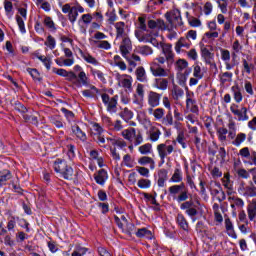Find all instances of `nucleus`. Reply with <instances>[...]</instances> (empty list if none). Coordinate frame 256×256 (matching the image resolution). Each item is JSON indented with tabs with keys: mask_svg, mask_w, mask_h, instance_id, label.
Instances as JSON below:
<instances>
[{
	"mask_svg": "<svg viewBox=\"0 0 256 256\" xmlns=\"http://www.w3.org/2000/svg\"><path fill=\"white\" fill-rule=\"evenodd\" d=\"M205 74L203 73V70L201 69V66H199V64H194L193 65V77H195L196 79H203V76Z\"/></svg>",
	"mask_w": 256,
	"mask_h": 256,
	"instance_id": "nucleus-50",
	"label": "nucleus"
},
{
	"mask_svg": "<svg viewBox=\"0 0 256 256\" xmlns=\"http://www.w3.org/2000/svg\"><path fill=\"white\" fill-rule=\"evenodd\" d=\"M16 21L20 32L23 34L27 33V30L25 29V20H23L21 16H16Z\"/></svg>",
	"mask_w": 256,
	"mask_h": 256,
	"instance_id": "nucleus-60",
	"label": "nucleus"
},
{
	"mask_svg": "<svg viewBox=\"0 0 256 256\" xmlns=\"http://www.w3.org/2000/svg\"><path fill=\"white\" fill-rule=\"evenodd\" d=\"M139 153L141 155H149L151 151H153V145L151 143H146L138 148Z\"/></svg>",
	"mask_w": 256,
	"mask_h": 256,
	"instance_id": "nucleus-48",
	"label": "nucleus"
},
{
	"mask_svg": "<svg viewBox=\"0 0 256 256\" xmlns=\"http://www.w3.org/2000/svg\"><path fill=\"white\" fill-rule=\"evenodd\" d=\"M256 217V199H253L248 206V218L250 221L255 220Z\"/></svg>",
	"mask_w": 256,
	"mask_h": 256,
	"instance_id": "nucleus-36",
	"label": "nucleus"
},
{
	"mask_svg": "<svg viewBox=\"0 0 256 256\" xmlns=\"http://www.w3.org/2000/svg\"><path fill=\"white\" fill-rule=\"evenodd\" d=\"M227 157V151H225L224 147H220L218 149V154H217V160L220 161L221 165L225 162V159Z\"/></svg>",
	"mask_w": 256,
	"mask_h": 256,
	"instance_id": "nucleus-55",
	"label": "nucleus"
},
{
	"mask_svg": "<svg viewBox=\"0 0 256 256\" xmlns=\"http://www.w3.org/2000/svg\"><path fill=\"white\" fill-rule=\"evenodd\" d=\"M183 181V172H181V169L176 168L174 170V173L172 177L170 178L171 183H181Z\"/></svg>",
	"mask_w": 256,
	"mask_h": 256,
	"instance_id": "nucleus-35",
	"label": "nucleus"
},
{
	"mask_svg": "<svg viewBox=\"0 0 256 256\" xmlns=\"http://www.w3.org/2000/svg\"><path fill=\"white\" fill-rule=\"evenodd\" d=\"M135 233L139 238L145 237L146 239H151L152 237L151 231H149L147 228L138 229Z\"/></svg>",
	"mask_w": 256,
	"mask_h": 256,
	"instance_id": "nucleus-51",
	"label": "nucleus"
},
{
	"mask_svg": "<svg viewBox=\"0 0 256 256\" xmlns=\"http://www.w3.org/2000/svg\"><path fill=\"white\" fill-rule=\"evenodd\" d=\"M230 111L238 117V121H249V115H247V107H242L239 110V105L237 104H232L230 106Z\"/></svg>",
	"mask_w": 256,
	"mask_h": 256,
	"instance_id": "nucleus-13",
	"label": "nucleus"
},
{
	"mask_svg": "<svg viewBox=\"0 0 256 256\" xmlns=\"http://www.w3.org/2000/svg\"><path fill=\"white\" fill-rule=\"evenodd\" d=\"M114 221L118 225L119 229L126 235H133L135 233V225L127 221V217L123 214L114 216Z\"/></svg>",
	"mask_w": 256,
	"mask_h": 256,
	"instance_id": "nucleus-6",
	"label": "nucleus"
},
{
	"mask_svg": "<svg viewBox=\"0 0 256 256\" xmlns=\"http://www.w3.org/2000/svg\"><path fill=\"white\" fill-rule=\"evenodd\" d=\"M144 30H135V37L138 39V41L143 42V43H149V38L147 35L143 33Z\"/></svg>",
	"mask_w": 256,
	"mask_h": 256,
	"instance_id": "nucleus-53",
	"label": "nucleus"
},
{
	"mask_svg": "<svg viewBox=\"0 0 256 256\" xmlns=\"http://www.w3.org/2000/svg\"><path fill=\"white\" fill-rule=\"evenodd\" d=\"M169 86V81L164 78L156 79V88L165 91Z\"/></svg>",
	"mask_w": 256,
	"mask_h": 256,
	"instance_id": "nucleus-47",
	"label": "nucleus"
},
{
	"mask_svg": "<svg viewBox=\"0 0 256 256\" xmlns=\"http://www.w3.org/2000/svg\"><path fill=\"white\" fill-rule=\"evenodd\" d=\"M44 25L50 29V31H55V22H53V19L51 17L47 16L44 19Z\"/></svg>",
	"mask_w": 256,
	"mask_h": 256,
	"instance_id": "nucleus-59",
	"label": "nucleus"
},
{
	"mask_svg": "<svg viewBox=\"0 0 256 256\" xmlns=\"http://www.w3.org/2000/svg\"><path fill=\"white\" fill-rule=\"evenodd\" d=\"M239 191L245 197H256V187L253 185V182H251L250 186H245L242 184Z\"/></svg>",
	"mask_w": 256,
	"mask_h": 256,
	"instance_id": "nucleus-18",
	"label": "nucleus"
},
{
	"mask_svg": "<svg viewBox=\"0 0 256 256\" xmlns=\"http://www.w3.org/2000/svg\"><path fill=\"white\" fill-rule=\"evenodd\" d=\"M4 9L7 17L11 19L13 17V3L9 0L4 1Z\"/></svg>",
	"mask_w": 256,
	"mask_h": 256,
	"instance_id": "nucleus-46",
	"label": "nucleus"
},
{
	"mask_svg": "<svg viewBox=\"0 0 256 256\" xmlns=\"http://www.w3.org/2000/svg\"><path fill=\"white\" fill-rule=\"evenodd\" d=\"M189 49L191 47V44L187 42V38L181 37L175 44V51L176 53H181V49Z\"/></svg>",
	"mask_w": 256,
	"mask_h": 256,
	"instance_id": "nucleus-27",
	"label": "nucleus"
},
{
	"mask_svg": "<svg viewBox=\"0 0 256 256\" xmlns=\"http://www.w3.org/2000/svg\"><path fill=\"white\" fill-rule=\"evenodd\" d=\"M147 101L150 107H159L161 103V94L155 91H150L148 92Z\"/></svg>",
	"mask_w": 256,
	"mask_h": 256,
	"instance_id": "nucleus-15",
	"label": "nucleus"
},
{
	"mask_svg": "<svg viewBox=\"0 0 256 256\" xmlns=\"http://www.w3.org/2000/svg\"><path fill=\"white\" fill-rule=\"evenodd\" d=\"M102 103L106 106L107 111L109 113H115L117 111V99H119L118 96L109 97L108 94H102L101 95Z\"/></svg>",
	"mask_w": 256,
	"mask_h": 256,
	"instance_id": "nucleus-11",
	"label": "nucleus"
},
{
	"mask_svg": "<svg viewBox=\"0 0 256 256\" xmlns=\"http://www.w3.org/2000/svg\"><path fill=\"white\" fill-rule=\"evenodd\" d=\"M233 81V73L231 72H223L220 74V83L225 85V83H231Z\"/></svg>",
	"mask_w": 256,
	"mask_h": 256,
	"instance_id": "nucleus-45",
	"label": "nucleus"
},
{
	"mask_svg": "<svg viewBox=\"0 0 256 256\" xmlns=\"http://www.w3.org/2000/svg\"><path fill=\"white\" fill-rule=\"evenodd\" d=\"M231 91L233 93L234 101L236 103H241L243 101V94L241 93V88L238 85H234L231 87Z\"/></svg>",
	"mask_w": 256,
	"mask_h": 256,
	"instance_id": "nucleus-31",
	"label": "nucleus"
},
{
	"mask_svg": "<svg viewBox=\"0 0 256 256\" xmlns=\"http://www.w3.org/2000/svg\"><path fill=\"white\" fill-rule=\"evenodd\" d=\"M93 17H95V16H93V14H91V13L83 14L80 17L78 23H83V25H86V27H87V26L91 25V23H93Z\"/></svg>",
	"mask_w": 256,
	"mask_h": 256,
	"instance_id": "nucleus-40",
	"label": "nucleus"
},
{
	"mask_svg": "<svg viewBox=\"0 0 256 256\" xmlns=\"http://www.w3.org/2000/svg\"><path fill=\"white\" fill-rule=\"evenodd\" d=\"M177 223L181 229L184 231H188L189 229V223H187V219H185V216L183 214H178L177 215Z\"/></svg>",
	"mask_w": 256,
	"mask_h": 256,
	"instance_id": "nucleus-42",
	"label": "nucleus"
},
{
	"mask_svg": "<svg viewBox=\"0 0 256 256\" xmlns=\"http://www.w3.org/2000/svg\"><path fill=\"white\" fill-rule=\"evenodd\" d=\"M90 159L93 161V163H97L99 167H103V157L99 155V152L97 150L90 151Z\"/></svg>",
	"mask_w": 256,
	"mask_h": 256,
	"instance_id": "nucleus-32",
	"label": "nucleus"
},
{
	"mask_svg": "<svg viewBox=\"0 0 256 256\" xmlns=\"http://www.w3.org/2000/svg\"><path fill=\"white\" fill-rule=\"evenodd\" d=\"M188 23L190 27H201V20L196 17H188Z\"/></svg>",
	"mask_w": 256,
	"mask_h": 256,
	"instance_id": "nucleus-63",
	"label": "nucleus"
},
{
	"mask_svg": "<svg viewBox=\"0 0 256 256\" xmlns=\"http://www.w3.org/2000/svg\"><path fill=\"white\" fill-rule=\"evenodd\" d=\"M91 73L95 79H99V81H102V83H105V74L97 69H91Z\"/></svg>",
	"mask_w": 256,
	"mask_h": 256,
	"instance_id": "nucleus-57",
	"label": "nucleus"
},
{
	"mask_svg": "<svg viewBox=\"0 0 256 256\" xmlns=\"http://www.w3.org/2000/svg\"><path fill=\"white\" fill-rule=\"evenodd\" d=\"M200 51L204 59H213V54L211 53V51H209V48H207V46H205L204 44H200Z\"/></svg>",
	"mask_w": 256,
	"mask_h": 256,
	"instance_id": "nucleus-52",
	"label": "nucleus"
},
{
	"mask_svg": "<svg viewBox=\"0 0 256 256\" xmlns=\"http://www.w3.org/2000/svg\"><path fill=\"white\" fill-rule=\"evenodd\" d=\"M54 170L56 173H60L64 179H71L73 177V168L67 165V162L63 160H56L54 162Z\"/></svg>",
	"mask_w": 256,
	"mask_h": 256,
	"instance_id": "nucleus-8",
	"label": "nucleus"
},
{
	"mask_svg": "<svg viewBox=\"0 0 256 256\" xmlns=\"http://www.w3.org/2000/svg\"><path fill=\"white\" fill-rule=\"evenodd\" d=\"M11 171L9 170H2L0 171V185H5L9 179H11Z\"/></svg>",
	"mask_w": 256,
	"mask_h": 256,
	"instance_id": "nucleus-44",
	"label": "nucleus"
},
{
	"mask_svg": "<svg viewBox=\"0 0 256 256\" xmlns=\"http://www.w3.org/2000/svg\"><path fill=\"white\" fill-rule=\"evenodd\" d=\"M137 81L140 83H147V72L143 66H140L135 71Z\"/></svg>",
	"mask_w": 256,
	"mask_h": 256,
	"instance_id": "nucleus-24",
	"label": "nucleus"
},
{
	"mask_svg": "<svg viewBox=\"0 0 256 256\" xmlns=\"http://www.w3.org/2000/svg\"><path fill=\"white\" fill-rule=\"evenodd\" d=\"M131 49H133L131 39L129 38V36L123 37L120 45V52L122 57H127V55L131 53Z\"/></svg>",
	"mask_w": 256,
	"mask_h": 256,
	"instance_id": "nucleus-14",
	"label": "nucleus"
},
{
	"mask_svg": "<svg viewBox=\"0 0 256 256\" xmlns=\"http://www.w3.org/2000/svg\"><path fill=\"white\" fill-rule=\"evenodd\" d=\"M67 81H69L70 83H72V85H74V87H81V84L79 83V81L77 80V74L74 73L73 71L67 72Z\"/></svg>",
	"mask_w": 256,
	"mask_h": 256,
	"instance_id": "nucleus-39",
	"label": "nucleus"
},
{
	"mask_svg": "<svg viewBox=\"0 0 256 256\" xmlns=\"http://www.w3.org/2000/svg\"><path fill=\"white\" fill-rule=\"evenodd\" d=\"M166 61V57L159 56L150 63V71L154 77H169V70L161 67Z\"/></svg>",
	"mask_w": 256,
	"mask_h": 256,
	"instance_id": "nucleus-4",
	"label": "nucleus"
},
{
	"mask_svg": "<svg viewBox=\"0 0 256 256\" xmlns=\"http://www.w3.org/2000/svg\"><path fill=\"white\" fill-rule=\"evenodd\" d=\"M225 227L227 235H229V237H232V239H237V233H235V229L233 228V222H231V219H225Z\"/></svg>",
	"mask_w": 256,
	"mask_h": 256,
	"instance_id": "nucleus-25",
	"label": "nucleus"
},
{
	"mask_svg": "<svg viewBox=\"0 0 256 256\" xmlns=\"http://www.w3.org/2000/svg\"><path fill=\"white\" fill-rule=\"evenodd\" d=\"M247 139V134L241 132L235 135L233 145L235 147H239L241 143H244V141Z\"/></svg>",
	"mask_w": 256,
	"mask_h": 256,
	"instance_id": "nucleus-43",
	"label": "nucleus"
},
{
	"mask_svg": "<svg viewBox=\"0 0 256 256\" xmlns=\"http://www.w3.org/2000/svg\"><path fill=\"white\" fill-rule=\"evenodd\" d=\"M81 57L86 61V63H89L90 65H94V67H97L99 65V60L97 58L93 57L90 53L87 52H81Z\"/></svg>",
	"mask_w": 256,
	"mask_h": 256,
	"instance_id": "nucleus-29",
	"label": "nucleus"
},
{
	"mask_svg": "<svg viewBox=\"0 0 256 256\" xmlns=\"http://www.w3.org/2000/svg\"><path fill=\"white\" fill-rule=\"evenodd\" d=\"M227 128L220 127L217 129V136L221 143L227 141V133L229 139H235V136L237 135V123L233 121V118L228 120Z\"/></svg>",
	"mask_w": 256,
	"mask_h": 256,
	"instance_id": "nucleus-1",
	"label": "nucleus"
},
{
	"mask_svg": "<svg viewBox=\"0 0 256 256\" xmlns=\"http://www.w3.org/2000/svg\"><path fill=\"white\" fill-rule=\"evenodd\" d=\"M87 253V248L78 246L73 252L72 256H84Z\"/></svg>",
	"mask_w": 256,
	"mask_h": 256,
	"instance_id": "nucleus-62",
	"label": "nucleus"
},
{
	"mask_svg": "<svg viewBox=\"0 0 256 256\" xmlns=\"http://www.w3.org/2000/svg\"><path fill=\"white\" fill-rule=\"evenodd\" d=\"M109 145H113L114 147H127V143L121 138H107Z\"/></svg>",
	"mask_w": 256,
	"mask_h": 256,
	"instance_id": "nucleus-37",
	"label": "nucleus"
},
{
	"mask_svg": "<svg viewBox=\"0 0 256 256\" xmlns=\"http://www.w3.org/2000/svg\"><path fill=\"white\" fill-rule=\"evenodd\" d=\"M137 187H139V189H149L151 187V180L141 178L137 181Z\"/></svg>",
	"mask_w": 256,
	"mask_h": 256,
	"instance_id": "nucleus-49",
	"label": "nucleus"
},
{
	"mask_svg": "<svg viewBox=\"0 0 256 256\" xmlns=\"http://www.w3.org/2000/svg\"><path fill=\"white\" fill-rule=\"evenodd\" d=\"M165 181H167V170H160L159 179H158V187H164Z\"/></svg>",
	"mask_w": 256,
	"mask_h": 256,
	"instance_id": "nucleus-54",
	"label": "nucleus"
},
{
	"mask_svg": "<svg viewBox=\"0 0 256 256\" xmlns=\"http://www.w3.org/2000/svg\"><path fill=\"white\" fill-rule=\"evenodd\" d=\"M77 81L80 84V87H83V85L84 87L89 85V77H87L85 71L79 72Z\"/></svg>",
	"mask_w": 256,
	"mask_h": 256,
	"instance_id": "nucleus-41",
	"label": "nucleus"
},
{
	"mask_svg": "<svg viewBox=\"0 0 256 256\" xmlns=\"http://www.w3.org/2000/svg\"><path fill=\"white\" fill-rule=\"evenodd\" d=\"M94 179L98 185H105L107 179H109V175L107 174V171L101 169L95 174Z\"/></svg>",
	"mask_w": 256,
	"mask_h": 256,
	"instance_id": "nucleus-21",
	"label": "nucleus"
},
{
	"mask_svg": "<svg viewBox=\"0 0 256 256\" xmlns=\"http://www.w3.org/2000/svg\"><path fill=\"white\" fill-rule=\"evenodd\" d=\"M150 140L154 143L156 141H159V138L161 137V130L155 126H151L149 130Z\"/></svg>",
	"mask_w": 256,
	"mask_h": 256,
	"instance_id": "nucleus-33",
	"label": "nucleus"
},
{
	"mask_svg": "<svg viewBox=\"0 0 256 256\" xmlns=\"http://www.w3.org/2000/svg\"><path fill=\"white\" fill-rule=\"evenodd\" d=\"M168 23L171 27H181L183 25V19L181 18V11L179 9H173L165 14Z\"/></svg>",
	"mask_w": 256,
	"mask_h": 256,
	"instance_id": "nucleus-9",
	"label": "nucleus"
},
{
	"mask_svg": "<svg viewBox=\"0 0 256 256\" xmlns=\"http://www.w3.org/2000/svg\"><path fill=\"white\" fill-rule=\"evenodd\" d=\"M124 59H126L129 68L128 71L129 73H133V69H135V67H137V63L141 62V57L138 56L137 54H132L131 57H124Z\"/></svg>",
	"mask_w": 256,
	"mask_h": 256,
	"instance_id": "nucleus-20",
	"label": "nucleus"
},
{
	"mask_svg": "<svg viewBox=\"0 0 256 256\" xmlns=\"http://www.w3.org/2000/svg\"><path fill=\"white\" fill-rule=\"evenodd\" d=\"M46 47H49L51 50L55 49L57 42L53 38V36L49 35L44 43Z\"/></svg>",
	"mask_w": 256,
	"mask_h": 256,
	"instance_id": "nucleus-58",
	"label": "nucleus"
},
{
	"mask_svg": "<svg viewBox=\"0 0 256 256\" xmlns=\"http://www.w3.org/2000/svg\"><path fill=\"white\" fill-rule=\"evenodd\" d=\"M156 149L160 159L163 161L169 155L177 153V141L166 140L164 143L158 144Z\"/></svg>",
	"mask_w": 256,
	"mask_h": 256,
	"instance_id": "nucleus-2",
	"label": "nucleus"
},
{
	"mask_svg": "<svg viewBox=\"0 0 256 256\" xmlns=\"http://www.w3.org/2000/svg\"><path fill=\"white\" fill-rule=\"evenodd\" d=\"M116 81H118V86L127 89L128 91H133V77L128 74H116Z\"/></svg>",
	"mask_w": 256,
	"mask_h": 256,
	"instance_id": "nucleus-10",
	"label": "nucleus"
},
{
	"mask_svg": "<svg viewBox=\"0 0 256 256\" xmlns=\"http://www.w3.org/2000/svg\"><path fill=\"white\" fill-rule=\"evenodd\" d=\"M160 49H162V53L166 57V61L168 63H173L175 59V54L173 53V45L164 43Z\"/></svg>",
	"mask_w": 256,
	"mask_h": 256,
	"instance_id": "nucleus-16",
	"label": "nucleus"
},
{
	"mask_svg": "<svg viewBox=\"0 0 256 256\" xmlns=\"http://www.w3.org/2000/svg\"><path fill=\"white\" fill-rule=\"evenodd\" d=\"M163 123L164 125H169V126H173V113L171 112V110H168L166 116H164L163 118Z\"/></svg>",
	"mask_w": 256,
	"mask_h": 256,
	"instance_id": "nucleus-56",
	"label": "nucleus"
},
{
	"mask_svg": "<svg viewBox=\"0 0 256 256\" xmlns=\"http://www.w3.org/2000/svg\"><path fill=\"white\" fill-rule=\"evenodd\" d=\"M195 94L191 91L186 92V108L191 113L198 114L199 113V106L197 105V101L194 99Z\"/></svg>",
	"mask_w": 256,
	"mask_h": 256,
	"instance_id": "nucleus-12",
	"label": "nucleus"
},
{
	"mask_svg": "<svg viewBox=\"0 0 256 256\" xmlns=\"http://www.w3.org/2000/svg\"><path fill=\"white\" fill-rule=\"evenodd\" d=\"M107 35L103 32H96L92 38L89 39L91 45L97 47V49H103L104 51H109L111 49V43L105 40Z\"/></svg>",
	"mask_w": 256,
	"mask_h": 256,
	"instance_id": "nucleus-5",
	"label": "nucleus"
},
{
	"mask_svg": "<svg viewBox=\"0 0 256 256\" xmlns=\"http://www.w3.org/2000/svg\"><path fill=\"white\" fill-rule=\"evenodd\" d=\"M86 87H88V89L82 91L83 97H95L99 93L97 87L92 84H88Z\"/></svg>",
	"mask_w": 256,
	"mask_h": 256,
	"instance_id": "nucleus-26",
	"label": "nucleus"
},
{
	"mask_svg": "<svg viewBox=\"0 0 256 256\" xmlns=\"http://www.w3.org/2000/svg\"><path fill=\"white\" fill-rule=\"evenodd\" d=\"M93 17L96 22H92V29H101V24L103 23V14L101 12H94Z\"/></svg>",
	"mask_w": 256,
	"mask_h": 256,
	"instance_id": "nucleus-28",
	"label": "nucleus"
},
{
	"mask_svg": "<svg viewBox=\"0 0 256 256\" xmlns=\"http://www.w3.org/2000/svg\"><path fill=\"white\" fill-rule=\"evenodd\" d=\"M72 133L77 139L80 141H87V134L79 127V125L75 124L72 126Z\"/></svg>",
	"mask_w": 256,
	"mask_h": 256,
	"instance_id": "nucleus-23",
	"label": "nucleus"
},
{
	"mask_svg": "<svg viewBox=\"0 0 256 256\" xmlns=\"http://www.w3.org/2000/svg\"><path fill=\"white\" fill-rule=\"evenodd\" d=\"M139 53L140 55H153V48L149 47V46H141L139 48Z\"/></svg>",
	"mask_w": 256,
	"mask_h": 256,
	"instance_id": "nucleus-61",
	"label": "nucleus"
},
{
	"mask_svg": "<svg viewBox=\"0 0 256 256\" xmlns=\"http://www.w3.org/2000/svg\"><path fill=\"white\" fill-rule=\"evenodd\" d=\"M139 165L145 166V165H150V169H155V160L153 158L148 157V156H143L138 159Z\"/></svg>",
	"mask_w": 256,
	"mask_h": 256,
	"instance_id": "nucleus-34",
	"label": "nucleus"
},
{
	"mask_svg": "<svg viewBox=\"0 0 256 256\" xmlns=\"http://www.w3.org/2000/svg\"><path fill=\"white\" fill-rule=\"evenodd\" d=\"M185 189V184L181 183L180 185H173L168 188L170 197L177 201V203H183L189 199V191Z\"/></svg>",
	"mask_w": 256,
	"mask_h": 256,
	"instance_id": "nucleus-3",
	"label": "nucleus"
},
{
	"mask_svg": "<svg viewBox=\"0 0 256 256\" xmlns=\"http://www.w3.org/2000/svg\"><path fill=\"white\" fill-rule=\"evenodd\" d=\"M228 201L232 209H235V207L242 208L245 205V202H243V199L235 196L228 197Z\"/></svg>",
	"mask_w": 256,
	"mask_h": 256,
	"instance_id": "nucleus-30",
	"label": "nucleus"
},
{
	"mask_svg": "<svg viewBox=\"0 0 256 256\" xmlns=\"http://www.w3.org/2000/svg\"><path fill=\"white\" fill-rule=\"evenodd\" d=\"M116 30V38L121 39L123 37H127V26L125 22H116L114 24Z\"/></svg>",
	"mask_w": 256,
	"mask_h": 256,
	"instance_id": "nucleus-19",
	"label": "nucleus"
},
{
	"mask_svg": "<svg viewBox=\"0 0 256 256\" xmlns=\"http://www.w3.org/2000/svg\"><path fill=\"white\" fill-rule=\"evenodd\" d=\"M148 113L149 115H153L155 121H161L165 117V109L163 108H149Z\"/></svg>",
	"mask_w": 256,
	"mask_h": 256,
	"instance_id": "nucleus-22",
	"label": "nucleus"
},
{
	"mask_svg": "<svg viewBox=\"0 0 256 256\" xmlns=\"http://www.w3.org/2000/svg\"><path fill=\"white\" fill-rule=\"evenodd\" d=\"M121 135L126 141H129L130 143H133L134 145H141L143 143V134L141 132L137 133V130L135 128H127L121 132Z\"/></svg>",
	"mask_w": 256,
	"mask_h": 256,
	"instance_id": "nucleus-7",
	"label": "nucleus"
},
{
	"mask_svg": "<svg viewBox=\"0 0 256 256\" xmlns=\"http://www.w3.org/2000/svg\"><path fill=\"white\" fill-rule=\"evenodd\" d=\"M120 117L127 123L133 119V111H131L129 108H123L120 112Z\"/></svg>",
	"mask_w": 256,
	"mask_h": 256,
	"instance_id": "nucleus-38",
	"label": "nucleus"
},
{
	"mask_svg": "<svg viewBox=\"0 0 256 256\" xmlns=\"http://www.w3.org/2000/svg\"><path fill=\"white\" fill-rule=\"evenodd\" d=\"M136 171L137 173H139V175H141L142 177H149V169L148 168H145L143 166H137L136 167Z\"/></svg>",
	"mask_w": 256,
	"mask_h": 256,
	"instance_id": "nucleus-64",
	"label": "nucleus"
},
{
	"mask_svg": "<svg viewBox=\"0 0 256 256\" xmlns=\"http://www.w3.org/2000/svg\"><path fill=\"white\" fill-rule=\"evenodd\" d=\"M79 13H85V8H83V6H81L80 4H76L70 10V13L68 15L69 21L75 23V21H77V17H79Z\"/></svg>",
	"mask_w": 256,
	"mask_h": 256,
	"instance_id": "nucleus-17",
	"label": "nucleus"
}]
</instances>
